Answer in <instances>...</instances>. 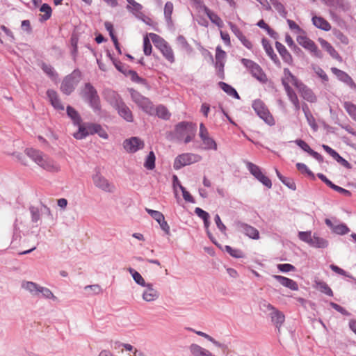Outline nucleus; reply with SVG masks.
Here are the masks:
<instances>
[{
    "mask_svg": "<svg viewBox=\"0 0 356 356\" xmlns=\"http://www.w3.org/2000/svg\"><path fill=\"white\" fill-rule=\"evenodd\" d=\"M24 152L28 157L44 170L49 172L60 170V166L42 152L33 148H26Z\"/></svg>",
    "mask_w": 356,
    "mask_h": 356,
    "instance_id": "obj_1",
    "label": "nucleus"
},
{
    "mask_svg": "<svg viewBox=\"0 0 356 356\" xmlns=\"http://www.w3.org/2000/svg\"><path fill=\"white\" fill-rule=\"evenodd\" d=\"M21 287L23 290L29 293L33 297L38 298H44L47 300H57V297L47 287L40 286V284L31 282L24 280L21 283Z\"/></svg>",
    "mask_w": 356,
    "mask_h": 356,
    "instance_id": "obj_2",
    "label": "nucleus"
},
{
    "mask_svg": "<svg viewBox=\"0 0 356 356\" xmlns=\"http://www.w3.org/2000/svg\"><path fill=\"white\" fill-rule=\"evenodd\" d=\"M196 134V125L192 122H181L177 124L175 129V138L187 144L192 141Z\"/></svg>",
    "mask_w": 356,
    "mask_h": 356,
    "instance_id": "obj_3",
    "label": "nucleus"
},
{
    "mask_svg": "<svg viewBox=\"0 0 356 356\" xmlns=\"http://www.w3.org/2000/svg\"><path fill=\"white\" fill-rule=\"evenodd\" d=\"M81 96L95 113H100L101 104L99 97L96 89L90 83L85 84L81 91Z\"/></svg>",
    "mask_w": 356,
    "mask_h": 356,
    "instance_id": "obj_4",
    "label": "nucleus"
},
{
    "mask_svg": "<svg viewBox=\"0 0 356 356\" xmlns=\"http://www.w3.org/2000/svg\"><path fill=\"white\" fill-rule=\"evenodd\" d=\"M81 78V72L79 70H74L72 73L65 76L63 79L60 86L61 91L67 95L71 94L80 81Z\"/></svg>",
    "mask_w": 356,
    "mask_h": 356,
    "instance_id": "obj_5",
    "label": "nucleus"
},
{
    "mask_svg": "<svg viewBox=\"0 0 356 356\" xmlns=\"http://www.w3.org/2000/svg\"><path fill=\"white\" fill-rule=\"evenodd\" d=\"M131 99L144 112L153 115L154 108L152 102L147 98L143 96L138 91L131 89L130 90Z\"/></svg>",
    "mask_w": 356,
    "mask_h": 356,
    "instance_id": "obj_6",
    "label": "nucleus"
},
{
    "mask_svg": "<svg viewBox=\"0 0 356 356\" xmlns=\"http://www.w3.org/2000/svg\"><path fill=\"white\" fill-rule=\"evenodd\" d=\"M202 160V156L197 154L184 153L178 155L174 161L173 168L175 170H179L181 168L195 163H197Z\"/></svg>",
    "mask_w": 356,
    "mask_h": 356,
    "instance_id": "obj_7",
    "label": "nucleus"
},
{
    "mask_svg": "<svg viewBox=\"0 0 356 356\" xmlns=\"http://www.w3.org/2000/svg\"><path fill=\"white\" fill-rule=\"evenodd\" d=\"M241 63L259 81L263 83L267 82L268 79L266 75L257 63L247 58H242Z\"/></svg>",
    "mask_w": 356,
    "mask_h": 356,
    "instance_id": "obj_8",
    "label": "nucleus"
},
{
    "mask_svg": "<svg viewBox=\"0 0 356 356\" xmlns=\"http://www.w3.org/2000/svg\"><path fill=\"white\" fill-rule=\"evenodd\" d=\"M252 108L257 113L258 116L261 118L266 124L273 125L275 120L272 115L270 113L268 108L264 103L260 99L254 101Z\"/></svg>",
    "mask_w": 356,
    "mask_h": 356,
    "instance_id": "obj_9",
    "label": "nucleus"
},
{
    "mask_svg": "<svg viewBox=\"0 0 356 356\" xmlns=\"http://www.w3.org/2000/svg\"><path fill=\"white\" fill-rule=\"evenodd\" d=\"M92 178L94 185L99 190L108 193H113L115 191L116 187L115 184L99 172L95 174Z\"/></svg>",
    "mask_w": 356,
    "mask_h": 356,
    "instance_id": "obj_10",
    "label": "nucleus"
},
{
    "mask_svg": "<svg viewBox=\"0 0 356 356\" xmlns=\"http://www.w3.org/2000/svg\"><path fill=\"white\" fill-rule=\"evenodd\" d=\"M246 166L248 169L249 170L250 172L261 183H262L265 186H266L268 188H270L272 187V183L270 179L266 177L265 175L263 174V172L261 170V168L251 163V162H247Z\"/></svg>",
    "mask_w": 356,
    "mask_h": 356,
    "instance_id": "obj_11",
    "label": "nucleus"
},
{
    "mask_svg": "<svg viewBox=\"0 0 356 356\" xmlns=\"http://www.w3.org/2000/svg\"><path fill=\"white\" fill-rule=\"evenodd\" d=\"M78 128V131L75 132L73 136L76 139L81 140L89 135L95 134L97 131V128H99V124L94 123H81Z\"/></svg>",
    "mask_w": 356,
    "mask_h": 356,
    "instance_id": "obj_12",
    "label": "nucleus"
},
{
    "mask_svg": "<svg viewBox=\"0 0 356 356\" xmlns=\"http://www.w3.org/2000/svg\"><path fill=\"white\" fill-rule=\"evenodd\" d=\"M297 42L300 45L309 51L315 56L318 58L322 57V54L314 42L304 34L300 35L297 37Z\"/></svg>",
    "mask_w": 356,
    "mask_h": 356,
    "instance_id": "obj_13",
    "label": "nucleus"
},
{
    "mask_svg": "<svg viewBox=\"0 0 356 356\" xmlns=\"http://www.w3.org/2000/svg\"><path fill=\"white\" fill-rule=\"evenodd\" d=\"M29 211L31 216V220L33 222L36 223L40 220V216L42 214L47 215L48 217L52 218V213L50 209L42 204L40 207H31Z\"/></svg>",
    "mask_w": 356,
    "mask_h": 356,
    "instance_id": "obj_14",
    "label": "nucleus"
},
{
    "mask_svg": "<svg viewBox=\"0 0 356 356\" xmlns=\"http://www.w3.org/2000/svg\"><path fill=\"white\" fill-rule=\"evenodd\" d=\"M159 291L154 288L152 283L149 282L145 286H143L142 298L144 301L147 302H154L159 299Z\"/></svg>",
    "mask_w": 356,
    "mask_h": 356,
    "instance_id": "obj_15",
    "label": "nucleus"
},
{
    "mask_svg": "<svg viewBox=\"0 0 356 356\" xmlns=\"http://www.w3.org/2000/svg\"><path fill=\"white\" fill-rule=\"evenodd\" d=\"M236 228L238 232L244 234L249 238L254 240L259 238V232L254 227L246 223L238 222L236 223Z\"/></svg>",
    "mask_w": 356,
    "mask_h": 356,
    "instance_id": "obj_16",
    "label": "nucleus"
},
{
    "mask_svg": "<svg viewBox=\"0 0 356 356\" xmlns=\"http://www.w3.org/2000/svg\"><path fill=\"white\" fill-rule=\"evenodd\" d=\"M124 148L129 153H134L144 147V143L137 137L127 139L123 143Z\"/></svg>",
    "mask_w": 356,
    "mask_h": 356,
    "instance_id": "obj_17",
    "label": "nucleus"
},
{
    "mask_svg": "<svg viewBox=\"0 0 356 356\" xmlns=\"http://www.w3.org/2000/svg\"><path fill=\"white\" fill-rule=\"evenodd\" d=\"M282 83L285 88L291 87L290 83L293 84L297 88L302 83L294 75L291 74L290 70L287 68L284 70V76L282 79Z\"/></svg>",
    "mask_w": 356,
    "mask_h": 356,
    "instance_id": "obj_18",
    "label": "nucleus"
},
{
    "mask_svg": "<svg viewBox=\"0 0 356 356\" xmlns=\"http://www.w3.org/2000/svg\"><path fill=\"white\" fill-rule=\"evenodd\" d=\"M200 138L202 140V148L204 150H213L216 151L218 149V145L215 140L210 136L209 133L204 134L202 136H200Z\"/></svg>",
    "mask_w": 356,
    "mask_h": 356,
    "instance_id": "obj_19",
    "label": "nucleus"
},
{
    "mask_svg": "<svg viewBox=\"0 0 356 356\" xmlns=\"http://www.w3.org/2000/svg\"><path fill=\"white\" fill-rule=\"evenodd\" d=\"M188 348L192 356H216L208 349L197 343H191Z\"/></svg>",
    "mask_w": 356,
    "mask_h": 356,
    "instance_id": "obj_20",
    "label": "nucleus"
},
{
    "mask_svg": "<svg viewBox=\"0 0 356 356\" xmlns=\"http://www.w3.org/2000/svg\"><path fill=\"white\" fill-rule=\"evenodd\" d=\"M295 143L297 145H298L303 151L307 152L313 156L315 159H316L318 162L322 163L323 161V156L318 154V152L314 151L310 148L309 145L301 139H298L295 140Z\"/></svg>",
    "mask_w": 356,
    "mask_h": 356,
    "instance_id": "obj_21",
    "label": "nucleus"
},
{
    "mask_svg": "<svg viewBox=\"0 0 356 356\" xmlns=\"http://www.w3.org/2000/svg\"><path fill=\"white\" fill-rule=\"evenodd\" d=\"M187 330H188L191 332H193L196 334L206 339L209 341L211 342L215 346L220 348L223 351H225L228 349V346L226 344L222 343L216 341L214 338H213L212 337H211L210 335L207 334L205 332H203L202 331L195 330L191 327H188Z\"/></svg>",
    "mask_w": 356,
    "mask_h": 356,
    "instance_id": "obj_22",
    "label": "nucleus"
},
{
    "mask_svg": "<svg viewBox=\"0 0 356 356\" xmlns=\"http://www.w3.org/2000/svg\"><path fill=\"white\" fill-rule=\"evenodd\" d=\"M298 90L302 97L306 101L312 103L316 102L317 98L313 91L302 83L298 86Z\"/></svg>",
    "mask_w": 356,
    "mask_h": 356,
    "instance_id": "obj_23",
    "label": "nucleus"
},
{
    "mask_svg": "<svg viewBox=\"0 0 356 356\" xmlns=\"http://www.w3.org/2000/svg\"><path fill=\"white\" fill-rule=\"evenodd\" d=\"M331 70L332 73L341 81L348 84V86L355 88V83H354L352 78L345 72L339 70L336 67H332Z\"/></svg>",
    "mask_w": 356,
    "mask_h": 356,
    "instance_id": "obj_24",
    "label": "nucleus"
},
{
    "mask_svg": "<svg viewBox=\"0 0 356 356\" xmlns=\"http://www.w3.org/2000/svg\"><path fill=\"white\" fill-rule=\"evenodd\" d=\"M48 99L53 106V107L57 110L63 111L64 106L61 103L57 92L54 90H48L47 91Z\"/></svg>",
    "mask_w": 356,
    "mask_h": 356,
    "instance_id": "obj_25",
    "label": "nucleus"
},
{
    "mask_svg": "<svg viewBox=\"0 0 356 356\" xmlns=\"http://www.w3.org/2000/svg\"><path fill=\"white\" fill-rule=\"evenodd\" d=\"M273 278L285 287L293 291H297L298 289V284L291 279L281 275H273Z\"/></svg>",
    "mask_w": 356,
    "mask_h": 356,
    "instance_id": "obj_26",
    "label": "nucleus"
},
{
    "mask_svg": "<svg viewBox=\"0 0 356 356\" xmlns=\"http://www.w3.org/2000/svg\"><path fill=\"white\" fill-rule=\"evenodd\" d=\"M119 115L127 122H132L134 117L129 108L122 102L115 108Z\"/></svg>",
    "mask_w": 356,
    "mask_h": 356,
    "instance_id": "obj_27",
    "label": "nucleus"
},
{
    "mask_svg": "<svg viewBox=\"0 0 356 356\" xmlns=\"http://www.w3.org/2000/svg\"><path fill=\"white\" fill-rule=\"evenodd\" d=\"M318 177L321 180H322L324 183H325L327 186H329L333 190H334L340 193H342L346 196H350L351 195V193L349 191L334 184L324 175H323L321 173H318Z\"/></svg>",
    "mask_w": 356,
    "mask_h": 356,
    "instance_id": "obj_28",
    "label": "nucleus"
},
{
    "mask_svg": "<svg viewBox=\"0 0 356 356\" xmlns=\"http://www.w3.org/2000/svg\"><path fill=\"white\" fill-rule=\"evenodd\" d=\"M105 98L115 108L123 102L119 95L113 90L106 91Z\"/></svg>",
    "mask_w": 356,
    "mask_h": 356,
    "instance_id": "obj_29",
    "label": "nucleus"
},
{
    "mask_svg": "<svg viewBox=\"0 0 356 356\" xmlns=\"http://www.w3.org/2000/svg\"><path fill=\"white\" fill-rule=\"evenodd\" d=\"M271 321L276 327L280 330V327L283 324L285 320V316L282 312L277 310H273V312L270 313Z\"/></svg>",
    "mask_w": 356,
    "mask_h": 356,
    "instance_id": "obj_30",
    "label": "nucleus"
},
{
    "mask_svg": "<svg viewBox=\"0 0 356 356\" xmlns=\"http://www.w3.org/2000/svg\"><path fill=\"white\" fill-rule=\"evenodd\" d=\"M313 24L318 29L328 31L331 29L330 24L324 18L318 16H314L312 19Z\"/></svg>",
    "mask_w": 356,
    "mask_h": 356,
    "instance_id": "obj_31",
    "label": "nucleus"
},
{
    "mask_svg": "<svg viewBox=\"0 0 356 356\" xmlns=\"http://www.w3.org/2000/svg\"><path fill=\"white\" fill-rule=\"evenodd\" d=\"M275 47L282 56V59L288 63H290L292 61V56L290 54V53L287 51L286 47L280 42H275Z\"/></svg>",
    "mask_w": 356,
    "mask_h": 356,
    "instance_id": "obj_32",
    "label": "nucleus"
},
{
    "mask_svg": "<svg viewBox=\"0 0 356 356\" xmlns=\"http://www.w3.org/2000/svg\"><path fill=\"white\" fill-rule=\"evenodd\" d=\"M67 114L69 118L72 120L73 124L77 127L81 124L82 120L79 113L72 106H67Z\"/></svg>",
    "mask_w": 356,
    "mask_h": 356,
    "instance_id": "obj_33",
    "label": "nucleus"
},
{
    "mask_svg": "<svg viewBox=\"0 0 356 356\" xmlns=\"http://www.w3.org/2000/svg\"><path fill=\"white\" fill-rule=\"evenodd\" d=\"M262 45L266 51L268 56L273 60L275 63H278L279 60L277 58V55L274 53L273 49L272 48L270 44L269 43L268 40H267L265 38L262 39Z\"/></svg>",
    "mask_w": 356,
    "mask_h": 356,
    "instance_id": "obj_34",
    "label": "nucleus"
},
{
    "mask_svg": "<svg viewBox=\"0 0 356 356\" xmlns=\"http://www.w3.org/2000/svg\"><path fill=\"white\" fill-rule=\"evenodd\" d=\"M204 12L207 14V17L209 18V19L212 22V23L215 24L219 28L222 27L223 22L217 14L212 12L206 6H204Z\"/></svg>",
    "mask_w": 356,
    "mask_h": 356,
    "instance_id": "obj_35",
    "label": "nucleus"
},
{
    "mask_svg": "<svg viewBox=\"0 0 356 356\" xmlns=\"http://www.w3.org/2000/svg\"><path fill=\"white\" fill-rule=\"evenodd\" d=\"M149 37L152 40L154 46L159 50L168 44V42L163 38L156 33H149Z\"/></svg>",
    "mask_w": 356,
    "mask_h": 356,
    "instance_id": "obj_36",
    "label": "nucleus"
},
{
    "mask_svg": "<svg viewBox=\"0 0 356 356\" xmlns=\"http://www.w3.org/2000/svg\"><path fill=\"white\" fill-rule=\"evenodd\" d=\"M128 271L131 275L134 280L135 282L138 284L139 286L143 287L145 286L149 282H146L144 278L142 277V275L136 270H134L132 268H129L128 269Z\"/></svg>",
    "mask_w": 356,
    "mask_h": 356,
    "instance_id": "obj_37",
    "label": "nucleus"
},
{
    "mask_svg": "<svg viewBox=\"0 0 356 356\" xmlns=\"http://www.w3.org/2000/svg\"><path fill=\"white\" fill-rule=\"evenodd\" d=\"M315 288L319 291L325 293L329 296H333V292L330 286L323 281H315Z\"/></svg>",
    "mask_w": 356,
    "mask_h": 356,
    "instance_id": "obj_38",
    "label": "nucleus"
},
{
    "mask_svg": "<svg viewBox=\"0 0 356 356\" xmlns=\"http://www.w3.org/2000/svg\"><path fill=\"white\" fill-rule=\"evenodd\" d=\"M309 245L316 248H324L327 246V241L314 234L312 236Z\"/></svg>",
    "mask_w": 356,
    "mask_h": 356,
    "instance_id": "obj_39",
    "label": "nucleus"
},
{
    "mask_svg": "<svg viewBox=\"0 0 356 356\" xmlns=\"http://www.w3.org/2000/svg\"><path fill=\"white\" fill-rule=\"evenodd\" d=\"M219 86L221 89L225 91L227 95L232 97H234L236 99H239V95L237 93L236 90L230 85L225 83V82H219Z\"/></svg>",
    "mask_w": 356,
    "mask_h": 356,
    "instance_id": "obj_40",
    "label": "nucleus"
},
{
    "mask_svg": "<svg viewBox=\"0 0 356 356\" xmlns=\"http://www.w3.org/2000/svg\"><path fill=\"white\" fill-rule=\"evenodd\" d=\"M320 43L321 44L322 47L323 49H325L330 54V55L332 57H333L334 58H339V55L337 53V51L334 49V47L328 42H327L326 40H325L323 39H321Z\"/></svg>",
    "mask_w": 356,
    "mask_h": 356,
    "instance_id": "obj_41",
    "label": "nucleus"
},
{
    "mask_svg": "<svg viewBox=\"0 0 356 356\" xmlns=\"http://www.w3.org/2000/svg\"><path fill=\"white\" fill-rule=\"evenodd\" d=\"M160 51L162 53L163 56L170 63H172L175 62V56H174L173 51L168 44L167 45H165L163 48H162Z\"/></svg>",
    "mask_w": 356,
    "mask_h": 356,
    "instance_id": "obj_42",
    "label": "nucleus"
},
{
    "mask_svg": "<svg viewBox=\"0 0 356 356\" xmlns=\"http://www.w3.org/2000/svg\"><path fill=\"white\" fill-rule=\"evenodd\" d=\"M343 107L348 115L356 121V105L350 102H344Z\"/></svg>",
    "mask_w": 356,
    "mask_h": 356,
    "instance_id": "obj_43",
    "label": "nucleus"
},
{
    "mask_svg": "<svg viewBox=\"0 0 356 356\" xmlns=\"http://www.w3.org/2000/svg\"><path fill=\"white\" fill-rule=\"evenodd\" d=\"M156 114L157 116L160 118L168 120L170 118V113L167 109L166 107H165L163 105H159L156 108Z\"/></svg>",
    "mask_w": 356,
    "mask_h": 356,
    "instance_id": "obj_44",
    "label": "nucleus"
},
{
    "mask_svg": "<svg viewBox=\"0 0 356 356\" xmlns=\"http://www.w3.org/2000/svg\"><path fill=\"white\" fill-rule=\"evenodd\" d=\"M155 159L154 153L150 152L145 159L144 167L147 170H153L155 168Z\"/></svg>",
    "mask_w": 356,
    "mask_h": 356,
    "instance_id": "obj_45",
    "label": "nucleus"
},
{
    "mask_svg": "<svg viewBox=\"0 0 356 356\" xmlns=\"http://www.w3.org/2000/svg\"><path fill=\"white\" fill-rule=\"evenodd\" d=\"M226 56L225 51L221 49L220 47L216 48V65L220 67H223V60L225 59Z\"/></svg>",
    "mask_w": 356,
    "mask_h": 356,
    "instance_id": "obj_46",
    "label": "nucleus"
},
{
    "mask_svg": "<svg viewBox=\"0 0 356 356\" xmlns=\"http://www.w3.org/2000/svg\"><path fill=\"white\" fill-rule=\"evenodd\" d=\"M41 67L42 70L52 79L57 78V74L51 65L43 63Z\"/></svg>",
    "mask_w": 356,
    "mask_h": 356,
    "instance_id": "obj_47",
    "label": "nucleus"
},
{
    "mask_svg": "<svg viewBox=\"0 0 356 356\" xmlns=\"http://www.w3.org/2000/svg\"><path fill=\"white\" fill-rule=\"evenodd\" d=\"M173 11V4L170 1L166 2L164 7V16L167 22H171V15Z\"/></svg>",
    "mask_w": 356,
    "mask_h": 356,
    "instance_id": "obj_48",
    "label": "nucleus"
},
{
    "mask_svg": "<svg viewBox=\"0 0 356 356\" xmlns=\"http://www.w3.org/2000/svg\"><path fill=\"white\" fill-rule=\"evenodd\" d=\"M327 6L344 8L346 7L345 0H323Z\"/></svg>",
    "mask_w": 356,
    "mask_h": 356,
    "instance_id": "obj_49",
    "label": "nucleus"
},
{
    "mask_svg": "<svg viewBox=\"0 0 356 356\" xmlns=\"http://www.w3.org/2000/svg\"><path fill=\"white\" fill-rule=\"evenodd\" d=\"M225 250L233 257L235 258H243L244 257L243 252L238 250V249H234L229 245L225 246Z\"/></svg>",
    "mask_w": 356,
    "mask_h": 356,
    "instance_id": "obj_50",
    "label": "nucleus"
},
{
    "mask_svg": "<svg viewBox=\"0 0 356 356\" xmlns=\"http://www.w3.org/2000/svg\"><path fill=\"white\" fill-rule=\"evenodd\" d=\"M145 211L157 222H161L164 218V216L159 211L152 210L150 209H145Z\"/></svg>",
    "mask_w": 356,
    "mask_h": 356,
    "instance_id": "obj_51",
    "label": "nucleus"
},
{
    "mask_svg": "<svg viewBox=\"0 0 356 356\" xmlns=\"http://www.w3.org/2000/svg\"><path fill=\"white\" fill-rule=\"evenodd\" d=\"M85 291H91L90 295H98L103 292V289L101 287L100 285L96 284H92V285H88L84 287Z\"/></svg>",
    "mask_w": 356,
    "mask_h": 356,
    "instance_id": "obj_52",
    "label": "nucleus"
},
{
    "mask_svg": "<svg viewBox=\"0 0 356 356\" xmlns=\"http://www.w3.org/2000/svg\"><path fill=\"white\" fill-rule=\"evenodd\" d=\"M149 35L143 38V51L146 56H149L152 53V44L149 41Z\"/></svg>",
    "mask_w": 356,
    "mask_h": 356,
    "instance_id": "obj_53",
    "label": "nucleus"
},
{
    "mask_svg": "<svg viewBox=\"0 0 356 356\" xmlns=\"http://www.w3.org/2000/svg\"><path fill=\"white\" fill-rule=\"evenodd\" d=\"M40 10L42 13H44V14L43 15H42V19L43 20H47L48 19L50 18L51 15V8L48 4H47V3L42 4Z\"/></svg>",
    "mask_w": 356,
    "mask_h": 356,
    "instance_id": "obj_54",
    "label": "nucleus"
},
{
    "mask_svg": "<svg viewBox=\"0 0 356 356\" xmlns=\"http://www.w3.org/2000/svg\"><path fill=\"white\" fill-rule=\"evenodd\" d=\"M297 169L300 171L302 173H305L308 176L314 178V175L313 172L307 168V166L302 163H296Z\"/></svg>",
    "mask_w": 356,
    "mask_h": 356,
    "instance_id": "obj_55",
    "label": "nucleus"
},
{
    "mask_svg": "<svg viewBox=\"0 0 356 356\" xmlns=\"http://www.w3.org/2000/svg\"><path fill=\"white\" fill-rule=\"evenodd\" d=\"M129 4V5L127 6V9L131 12L138 13L143 8V6L134 0H133V1H130Z\"/></svg>",
    "mask_w": 356,
    "mask_h": 356,
    "instance_id": "obj_56",
    "label": "nucleus"
},
{
    "mask_svg": "<svg viewBox=\"0 0 356 356\" xmlns=\"http://www.w3.org/2000/svg\"><path fill=\"white\" fill-rule=\"evenodd\" d=\"M298 237L301 241H302L309 245L312 238V232H300L298 233Z\"/></svg>",
    "mask_w": 356,
    "mask_h": 356,
    "instance_id": "obj_57",
    "label": "nucleus"
},
{
    "mask_svg": "<svg viewBox=\"0 0 356 356\" xmlns=\"http://www.w3.org/2000/svg\"><path fill=\"white\" fill-rule=\"evenodd\" d=\"M333 232L338 234H345L349 232L348 227L343 224L335 225L333 227Z\"/></svg>",
    "mask_w": 356,
    "mask_h": 356,
    "instance_id": "obj_58",
    "label": "nucleus"
},
{
    "mask_svg": "<svg viewBox=\"0 0 356 356\" xmlns=\"http://www.w3.org/2000/svg\"><path fill=\"white\" fill-rule=\"evenodd\" d=\"M276 10L282 16L286 17V11L285 10L284 5L279 1L272 3Z\"/></svg>",
    "mask_w": 356,
    "mask_h": 356,
    "instance_id": "obj_59",
    "label": "nucleus"
},
{
    "mask_svg": "<svg viewBox=\"0 0 356 356\" xmlns=\"http://www.w3.org/2000/svg\"><path fill=\"white\" fill-rule=\"evenodd\" d=\"M335 37L343 44H348V38L340 31H335L334 33Z\"/></svg>",
    "mask_w": 356,
    "mask_h": 356,
    "instance_id": "obj_60",
    "label": "nucleus"
},
{
    "mask_svg": "<svg viewBox=\"0 0 356 356\" xmlns=\"http://www.w3.org/2000/svg\"><path fill=\"white\" fill-rule=\"evenodd\" d=\"M215 222L216 224L217 227L219 229V230L222 233H225L226 231V226L222 223V222L220 220V218L218 214H216L214 218Z\"/></svg>",
    "mask_w": 356,
    "mask_h": 356,
    "instance_id": "obj_61",
    "label": "nucleus"
},
{
    "mask_svg": "<svg viewBox=\"0 0 356 356\" xmlns=\"http://www.w3.org/2000/svg\"><path fill=\"white\" fill-rule=\"evenodd\" d=\"M277 268L282 272H289L295 270V267L289 264H278Z\"/></svg>",
    "mask_w": 356,
    "mask_h": 356,
    "instance_id": "obj_62",
    "label": "nucleus"
},
{
    "mask_svg": "<svg viewBox=\"0 0 356 356\" xmlns=\"http://www.w3.org/2000/svg\"><path fill=\"white\" fill-rule=\"evenodd\" d=\"M316 74L324 81H328V76L323 69L319 67H314Z\"/></svg>",
    "mask_w": 356,
    "mask_h": 356,
    "instance_id": "obj_63",
    "label": "nucleus"
},
{
    "mask_svg": "<svg viewBox=\"0 0 356 356\" xmlns=\"http://www.w3.org/2000/svg\"><path fill=\"white\" fill-rule=\"evenodd\" d=\"M195 213L198 217L202 218L203 220H206L207 218H209V214L203 209H202L201 208H195Z\"/></svg>",
    "mask_w": 356,
    "mask_h": 356,
    "instance_id": "obj_64",
    "label": "nucleus"
}]
</instances>
